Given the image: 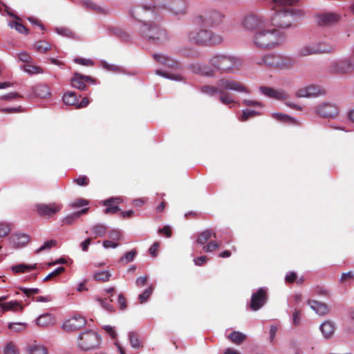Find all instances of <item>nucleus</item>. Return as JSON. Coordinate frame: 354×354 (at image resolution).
<instances>
[{
    "instance_id": "nucleus-1",
    "label": "nucleus",
    "mask_w": 354,
    "mask_h": 354,
    "mask_svg": "<svg viewBox=\"0 0 354 354\" xmlns=\"http://www.w3.org/2000/svg\"><path fill=\"white\" fill-rule=\"evenodd\" d=\"M298 1L299 0H273L276 11L271 18L272 26L286 29L301 19L304 15L303 10L293 7Z\"/></svg>"
},
{
    "instance_id": "nucleus-2",
    "label": "nucleus",
    "mask_w": 354,
    "mask_h": 354,
    "mask_svg": "<svg viewBox=\"0 0 354 354\" xmlns=\"http://www.w3.org/2000/svg\"><path fill=\"white\" fill-rule=\"evenodd\" d=\"M285 40L284 33L276 28H264L255 33L254 45L261 49H272L280 45Z\"/></svg>"
},
{
    "instance_id": "nucleus-3",
    "label": "nucleus",
    "mask_w": 354,
    "mask_h": 354,
    "mask_svg": "<svg viewBox=\"0 0 354 354\" xmlns=\"http://www.w3.org/2000/svg\"><path fill=\"white\" fill-rule=\"evenodd\" d=\"M253 64L264 65L268 68L286 70L292 68L295 64L293 58L283 55L269 53L261 58L256 56L251 57Z\"/></svg>"
},
{
    "instance_id": "nucleus-4",
    "label": "nucleus",
    "mask_w": 354,
    "mask_h": 354,
    "mask_svg": "<svg viewBox=\"0 0 354 354\" xmlns=\"http://www.w3.org/2000/svg\"><path fill=\"white\" fill-rule=\"evenodd\" d=\"M209 64L222 73H233L242 66V62L239 57L225 53L212 55L209 59Z\"/></svg>"
},
{
    "instance_id": "nucleus-5",
    "label": "nucleus",
    "mask_w": 354,
    "mask_h": 354,
    "mask_svg": "<svg viewBox=\"0 0 354 354\" xmlns=\"http://www.w3.org/2000/svg\"><path fill=\"white\" fill-rule=\"evenodd\" d=\"M139 35L147 41L157 44H163L169 40L167 30L153 21L141 24Z\"/></svg>"
},
{
    "instance_id": "nucleus-6",
    "label": "nucleus",
    "mask_w": 354,
    "mask_h": 354,
    "mask_svg": "<svg viewBox=\"0 0 354 354\" xmlns=\"http://www.w3.org/2000/svg\"><path fill=\"white\" fill-rule=\"evenodd\" d=\"M189 42L200 46H214L221 44L223 39L221 35L207 29H195L188 33Z\"/></svg>"
},
{
    "instance_id": "nucleus-7",
    "label": "nucleus",
    "mask_w": 354,
    "mask_h": 354,
    "mask_svg": "<svg viewBox=\"0 0 354 354\" xmlns=\"http://www.w3.org/2000/svg\"><path fill=\"white\" fill-rule=\"evenodd\" d=\"M159 10V7L156 6V0H154L150 5L142 4L133 6L129 10V14L133 19L143 24L157 20L159 17L157 11Z\"/></svg>"
},
{
    "instance_id": "nucleus-8",
    "label": "nucleus",
    "mask_w": 354,
    "mask_h": 354,
    "mask_svg": "<svg viewBox=\"0 0 354 354\" xmlns=\"http://www.w3.org/2000/svg\"><path fill=\"white\" fill-rule=\"evenodd\" d=\"M219 85L221 87V92L218 93L220 94L219 100L225 105L234 102L232 95L225 91L232 90L238 92L249 93L248 89L245 86L236 80L223 78L219 80Z\"/></svg>"
},
{
    "instance_id": "nucleus-9",
    "label": "nucleus",
    "mask_w": 354,
    "mask_h": 354,
    "mask_svg": "<svg viewBox=\"0 0 354 354\" xmlns=\"http://www.w3.org/2000/svg\"><path fill=\"white\" fill-rule=\"evenodd\" d=\"M156 6L160 10H167L174 15H185L187 13L189 2L187 0H156Z\"/></svg>"
},
{
    "instance_id": "nucleus-10",
    "label": "nucleus",
    "mask_w": 354,
    "mask_h": 354,
    "mask_svg": "<svg viewBox=\"0 0 354 354\" xmlns=\"http://www.w3.org/2000/svg\"><path fill=\"white\" fill-rule=\"evenodd\" d=\"M101 337L91 330H86L78 336L77 345L83 351L93 350L100 348Z\"/></svg>"
},
{
    "instance_id": "nucleus-11",
    "label": "nucleus",
    "mask_w": 354,
    "mask_h": 354,
    "mask_svg": "<svg viewBox=\"0 0 354 354\" xmlns=\"http://www.w3.org/2000/svg\"><path fill=\"white\" fill-rule=\"evenodd\" d=\"M225 16L216 10L204 12L195 18V23L200 26L217 27L223 23Z\"/></svg>"
},
{
    "instance_id": "nucleus-12",
    "label": "nucleus",
    "mask_w": 354,
    "mask_h": 354,
    "mask_svg": "<svg viewBox=\"0 0 354 354\" xmlns=\"http://www.w3.org/2000/svg\"><path fill=\"white\" fill-rule=\"evenodd\" d=\"M268 24L266 19H264L261 15L251 13L246 15L243 20V25L245 28L249 30L253 29H262L266 28Z\"/></svg>"
},
{
    "instance_id": "nucleus-13",
    "label": "nucleus",
    "mask_w": 354,
    "mask_h": 354,
    "mask_svg": "<svg viewBox=\"0 0 354 354\" xmlns=\"http://www.w3.org/2000/svg\"><path fill=\"white\" fill-rule=\"evenodd\" d=\"M267 300V290L261 288L252 295L250 308L253 311H257L264 306Z\"/></svg>"
},
{
    "instance_id": "nucleus-14",
    "label": "nucleus",
    "mask_w": 354,
    "mask_h": 354,
    "mask_svg": "<svg viewBox=\"0 0 354 354\" xmlns=\"http://www.w3.org/2000/svg\"><path fill=\"white\" fill-rule=\"evenodd\" d=\"M333 68L339 74L352 73L354 71V53L349 57L333 63Z\"/></svg>"
},
{
    "instance_id": "nucleus-15",
    "label": "nucleus",
    "mask_w": 354,
    "mask_h": 354,
    "mask_svg": "<svg viewBox=\"0 0 354 354\" xmlns=\"http://www.w3.org/2000/svg\"><path fill=\"white\" fill-rule=\"evenodd\" d=\"M86 325V319L81 315H74L63 324V329L66 332L80 330Z\"/></svg>"
},
{
    "instance_id": "nucleus-16",
    "label": "nucleus",
    "mask_w": 354,
    "mask_h": 354,
    "mask_svg": "<svg viewBox=\"0 0 354 354\" xmlns=\"http://www.w3.org/2000/svg\"><path fill=\"white\" fill-rule=\"evenodd\" d=\"M316 113L323 118H333L339 113L338 107L331 103H323L315 108Z\"/></svg>"
},
{
    "instance_id": "nucleus-17",
    "label": "nucleus",
    "mask_w": 354,
    "mask_h": 354,
    "mask_svg": "<svg viewBox=\"0 0 354 354\" xmlns=\"http://www.w3.org/2000/svg\"><path fill=\"white\" fill-rule=\"evenodd\" d=\"M260 91L266 96L280 101H285L290 98L288 93L283 89H274L269 86H261Z\"/></svg>"
},
{
    "instance_id": "nucleus-18",
    "label": "nucleus",
    "mask_w": 354,
    "mask_h": 354,
    "mask_svg": "<svg viewBox=\"0 0 354 354\" xmlns=\"http://www.w3.org/2000/svg\"><path fill=\"white\" fill-rule=\"evenodd\" d=\"M24 72H26L28 75L32 76L38 74H42L44 73L43 68L36 65L33 62L32 57L24 52Z\"/></svg>"
},
{
    "instance_id": "nucleus-19",
    "label": "nucleus",
    "mask_w": 354,
    "mask_h": 354,
    "mask_svg": "<svg viewBox=\"0 0 354 354\" xmlns=\"http://www.w3.org/2000/svg\"><path fill=\"white\" fill-rule=\"evenodd\" d=\"M51 95L49 86L46 84H39L31 88L30 91L27 94L30 100L34 97L46 98Z\"/></svg>"
},
{
    "instance_id": "nucleus-20",
    "label": "nucleus",
    "mask_w": 354,
    "mask_h": 354,
    "mask_svg": "<svg viewBox=\"0 0 354 354\" xmlns=\"http://www.w3.org/2000/svg\"><path fill=\"white\" fill-rule=\"evenodd\" d=\"M88 82L94 83L95 80L91 76L84 75L79 73H75L71 79L72 86L81 91L87 89L86 83Z\"/></svg>"
},
{
    "instance_id": "nucleus-21",
    "label": "nucleus",
    "mask_w": 354,
    "mask_h": 354,
    "mask_svg": "<svg viewBox=\"0 0 354 354\" xmlns=\"http://www.w3.org/2000/svg\"><path fill=\"white\" fill-rule=\"evenodd\" d=\"M35 208L39 216H51L61 209V206L55 203L37 204Z\"/></svg>"
},
{
    "instance_id": "nucleus-22",
    "label": "nucleus",
    "mask_w": 354,
    "mask_h": 354,
    "mask_svg": "<svg viewBox=\"0 0 354 354\" xmlns=\"http://www.w3.org/2000/svg\"><path fill=\"white\" fill-rule=\"evenodd\" d=\"M3 10L6 12L8 15L13 18V20L9 22V26L12 28L17 30L19 32H22V23L21 22V18L12 12L10 8L6 5L0 2V12H1Z\"/></svg>"
},
{
    "instance_id": "nucleus-23",
    "label": "nucleus",
    "mask_w": 354,
    "mask_h": 354,
    "mask_svg": "<svg viewBox=\"0 0 354 354\" xmlns=\"http://www.w3.org/2000/svg\"><path fill=\"white\" fill-rule=\"evenodd\" d=\"M318 24L320 26H329L338 22L339 15L333 12H325L317 15Z\"/></svg>"
},
{
    "instance_id": "nucleus-24",
    "label": "nucleus",
    "mask_w": 354,
    "mask_h": 354,
    "mask_svg": "<svg viewBox=\"0 0 354 354\" xmlns=\"http://www.w3.org/2000/svg\"><path fill=\"white\" fill-rule=\"evenodd\" d=\"M333 48L332 47L328 48H315L313 46H305L299 48L298 53L300 56H308L310 55L317 54L319 53H330L333 51Z\"/></svg>"
},
{
    "instance_id": "nucleus-25",
    "label": "nucleus",
    "mask_w": 354,
    "mask_h": 354,
    "mask_svg": "<svg viewBox=\"0 0 354 354\" xmlns=\"http://www.w3.org/2000/svg\"><path fill=\"white\" fill-rule=\"evenodd\" d=\"M308 304L319 315L324 316L330 313V308L325 303H322L316 300H308Z\"/></svg>"
},
{
    "instance_id": "nucleus-26",
    "label": "nucleus",
    "mask_w": 354,
    "mask_h": 354,
    "mask_svg": "<svg viewBox=\"0 0 354 354\" xmlns=\"http://www.w3.org/2000/svg\"><path fill=\"white\" fill-rule=\"evenodd\" d=\"M188 68L193 73L203 75H212L213 71L208 66L196 62L189 64Z\"/></svg>"
},
{
    "instance_id": "nucleus-27",
    "label": "nucleus",
    "mask_w": 354,
    "mask_h": 354,
    "mask_svg": "<svg viewBox=\"0 0 354 354\" xmlns=\"http://www.w3.org/2000/svg\"><path fill=\"white\" fill-rule=\"evenodd\" d=\"M153 57L158 62L165 65L168 68H177L178 67V63L169 57H166L160 54H153Z\"/></svg>"
},
{
    "instance_id": "nucleus-28",
    "label": "nucleus",
    "mask_w": 354,
    "mask_h": 354,
    "mask_svg": "<svg viewBox=\"0 0 354 354\" xmlns=\"http://www.w3.org/2000/svg\"><path fill=\"white\" fill-rule=\"evenodd\" d=\"M27 354H48L47 348L35 341L33 344H28L26 347Z\"/></svg>"
},
{
    "instance_id": "nucleus-29",
    "label": "nucleus",
    "mask_w": 354,
    "mask_h": 354,
    "mask_svg": "<svg viewBox=\"0 0 354 354\" xmlns=\"http://www.w3.org/2000/svg\"><path fill=\"white\" fill-rule=\"evenodd\" d=\"M55 318L50 313H45L40 315L36 320V324L39 326L47 327L54 324Z\"/></svg>"
},
{
    "instance_id": "nucleus-30",
    "label": "nucleus",
    "mask_w": 354,
    "mask_h": 354,
    "mask_svg": "<svg viewBox=\"0 0 354 354\" xmlns=\"http://www.w3.org/2000/svg\"><path fill=\"white\" fill-rule=\"evenodd\" d=\"M335 325L332 322H324L320 326V330L325 338H330L335 332Z\"/></svg>"
},
{
    "instance_id": "nucleus-31",
    "label": "nucleus",
    "mask_w": 354,
    "mask_h": 354,
    "mask_svg": "<svg viewBox=\"0 0 354 354\" xmlns=\"http://www.w3.org/2000/svg\"><path fill=\"white\" fill-rule=\"evenodd\" d=\"M221 87L219 85V80L218 81L216 86L204 85L201 86V91L202 93L207 94L211 97L214 96L216 94L221 92Z\"/></svg>"
},
{
    "instance_id": "nucleus-32",
    "label": "nucleus",
    "mask_w": 354,
    "mask_h": 354,
    "mask_svg": "<svg viewBox=\"0 0 354 354\" xmlns=\"http://www.w3.org/2000/svg\"><path fill=\"white\" fill-rule=\"evenodd\" d=\"M227 338L232 343L240 345L247 339V336L241 332L234 330L228 335Z\"/></svg>"
},
{
    "instance_id": "nucleus-33",
    "label": "nucleus",
    "mask_w": 354,
    "mask_h": 354,
    "mask_svg": "<svg viewBox=\"0 0 354 354\" xmlns=\"http://www.w3.org/2000/svg\"><path fill=\"white\" fill-rule=\"evenodd\" d=\"M82 4L84 8L92 10L97 13H106V10L102 6H101L100 5H97L90 0H83L82 1Z\"/></svg>"
},
{
    "instance_id": "nucleus-34",
    "label": "nucleus",
    "mask_w": 354,
    "mask_h": 354,
    "mask_svg": "<svg viewBox=\"0 0 354 354\" xmlns=\"http://www.w3.org/2000/svg\"><path fill=\"white\" fill-rule=\"evenodd\" d=\"M62 100L67 105L75 106L77 107L79 101L77 94L75 92H68L63 95Z\"/></svg>"
},
{
    "instance_id": "nucleus-35",
    "label": "nucleus",
    "mask_w": 354,
    "mask_h": 354,
    "mask_svg": "<svg viewBox=\"0 0 354 354\" xmlns=\"http://www.w3.org/2000/svg\"><path fill=\"white\" fill-rule=\"evenodd\" d=\"M0 308L3 312L7 310L16 311L18 309H22V306L20 303L17 301H10L5 303L0 304Z\"/></svg>"
},
{
    "instance_id": "nucleus-36",
    "label": "nucleus",
    "mask_w": 354,
    "mask_h": 354,
    "mask_svg": "<svg viewBox=\"0 0 354 354\" xmlns=\"http://www.w3.org/2000/svg\"><path fill=\"white\" fill-rule=\"evenodd\" d=\"M104 205L108 206L105 209H104V213L106 214H113L120 211L119 207L113 205V198L104 201Z\"/></svg>"
},
{
    "instance_id": "nucleus-37",
    "label": "nucleus",
    "mask_w": 354,
    "mask_h": 354,
    "mask_svg": "<svg viewBox=\"0 0 354 354\" xmlns=\"http://www.w3.org/2000/svg\"><path fill=\"white\" fill-rule=\"evenodd\" d=\"M212 236L214 238L216 237L215 233H212L210 230H206L198 235L196 242L198 244L204 245L211 238Z\"/></svg>"
},
{
    "instance_id": "nucleus-38",
    "label": "nucleus",
    "mask_w": 354,
    "mask_h": 354,
    "mask_svg": "<svg viewBox=\"0 0 354 354\" xmlns=\"http://www.w3.org/2000/svg\"><path fill=\"white\" fill-rule=\"evenodd\" d=\"M35 48L39 53H46L52 48L51 45L45 41H39L36 42Z\"/></svg>"
},
{
    "instance_id": "nucleus-39",
    "label": "nucleus",
    "mask_w": 354,
    "mask_h": 354,
    "mask_svg": "<svg viewBox=\"0 0 354 354\" xmlns=\"http://www.w3.org/2000/svg\"><path fill=\"white\" fill-rule=\"evenodd\" d=\"M88 209H89L88 207H86V208L82 209L80 211H78L77 212H75V213H73V214L66 216L64 218V223H66V224H71L73 221H75V220L77 219L82 215L86 214L88 211Z\"/></svg>"
},
{
    "instance_id": "nucleus-40",
    "label": "nucleus",
    "mask_w": 354,
    "mask_h": 354,
    "mask_svg": "<svg viewBox=\"0 0 354 354\" xmlns=\"http://www.w3.org/2000/svg\"><path fill=\"white\" fill-rule=\"evenodd\" d=\"M129 338L130 344L133 348H140V347H142L139 336L136 332H130L129 333Z\"/></svg>"
},
{
    "instance_id": "nucleus-41",
    "label": "nucleus",
    "mask_w": 354,
    "mask_h": 354,
    "mask_svg": "<svg viewBox=\"0 0 354 354\" xmlns=\"http://www.w3.org/2000/svg\"><path fill=\"white\" fill-rule=\"evenodd\" d=\"M136 254H137V251L135 249L132 250L129 252H127L124 254V255L123 257H122L120 259L119 261L123 264H127L129 262H131L133 261Z\"/></svg>"
},
{
    "instance_id": "nucleus-42",
    "label": "nucleus",
    "mask_w": 354,
    "mask_h": 354,
    "mask_svg": "<svg viewBox=\"0 0 354 354\" xmlns=\"http://www.w3.org/2000/svg\"><path fill=\"white\" fill-rule=\"evenodd\" d=\"M3 354H19V348L13 342H10L6 345Z\"/></svg>"
},
{
    "instance_id": "nucleus-43",
    "label": "nucleus",
    "mask_w": 354,
    "mask_h": 354,
    "mask_svg": "<svg viewBox=\"0 0 354 354\" xmlns=\"http://www.w3.org/2000/svg\"><path fill=\"white\" fill-rule=\"evenodd\" d=\"M260 115L259 112H257V111H254V110L245 109V110H243L242 111V114H241V117L239 118V120L241 122H245V121L248 120L250 118H252V117H254V116H257V115Z\"/></svg>"
},
{
    "instance_id": "nucleus-44",
    "label": "nucleus",
    "mask_w": 354,
    "mask_h": 354,
    "mask_svg": "<svg viewBox=\"0 0 354 354\" xmlns=\"http://www.w3.org/2000/svg\"><path fill=\"white\" fill-rule=\"evenodd\" d=\"M57 244V241L55 239H50L44 243V244L36 250L37 253L44 250H49L51 248L55 247Z\"/></svg>"
},
{
    "instance_id": "nucleus-45",
    "label": "nucleus",
    "mask_w": 354,
    "mask_h": 354,
    "mask_svg": "<svg viewBox=\"0 0 354 354\" xmlns=\"http://www.w3.org/2000/svg\"><path fill=\"white\" fill-rule=\"evenodd\" d=\"M156 73L157 75H161L165 78H168L172 80H182V77L180 75L176 74H171L166 71H162L161 70H156Z\"/></svg>"
},
{
    "instance_id": "nucleus-46",
    "label": "nucleus",
    "mask_w": 354,
    "mask_h": 354,
    "mask_svg": "<svg viewBox=\"0 0 354 354\" xmlns=\"http://www.w3.org/2000/svg\"><path fill=\"white\" fill-rule=\"evenodd\" d=\"M111 274L109 271H102V272H96L94 274V279L96 281H107L109 280Z\"/></svg>"
},
{
    "instance_id": "nucleus-47",
    "label": "nucleus",
    "mask_w": 354,
    "mask_h": 354,
    "mask_svg": "<svg viewBox=\"0 0 354 354\" xmlns=\"http://www.w3.org/2000/svg\"><path fill=\"white\" fill-rule=\"evenodd\" d=\"M93 234L97 236H103L106 232V227L102 224H97L93 227Z\"/></svg>"
},
{
    "instance_id": "nucleus-48",
    "label": "nucleus",
    "mask_w": 354,
    "mask_h": 354,
    "mask_svg": "<svg viewBox=\"0 0 354 354\" xmlns=\"http://www.w3.org/2000/svg\"><path fill=\"white\" fill-rule=\"evenodd\" d=\"M153 292L152 286L148 287L143 292L139 295L138 299L141 304L146 302Z\"/></svg>"
},
{
    "instance_id": "nucleus-49",
    "label": "nucleus",
    "mask_w": 354,
    "mask_h": 354,
    "mask_svg": "<svg viewBox=\"0 0 354 354\" xmlns=\"http://www.w3.org/2000/svg\"><path fill=\"white\" fill-rule=\"evenodd\" d=\"M272 117L280 122H289L292 120L290 115L283 113H274Z\"/></svg>"
},
{
    "instance_id": "nucleus-50",
    "label": "nucleus",
    "mask_w": 354,
    "mask_h": 354,
    "mask_svg": "<svg viewBox=\"0 0 354 354\" xmlns=\"http://www.w3.org/2000/svg\"><path fill=\"white\" fill-rule=\"evenodd\" d=\"M309 97H315L320 93V88L315 85L306 86Z\"/></svg>"
},
{
    "instance_id": "nucleus-51",
    "label": "nucleus",
    "mask_w": 354,
    "mask_h": 354,
    "mask_svg": "<svg viewBox=\"0 0 354 354\" xmlns=\"http://www.w3.org/2000/svg\"><path fill=\"white\" fill-rule=\"evenodd\" d=\"M219 248V244L216 241H210L206 245H204L203 248V250L205 252H210L214 250H216Z\"/></svg>"
},
{
    "instance_id": "nucleus-52",
    "label": "nucleus",
    "mask_w": 354,
    "mask_h": 354,
    "mask_svg": "<svg viewBox=\"0 0 354 354\" xmlns=\"http://www.w3.org/2000/svg\"><path fill=\"white\" fill-rule=\"evenodd\" d=\"M97 301L100 303L101 306L107 311L111 313L115 311L113 306L110 304V302L112 301L111 299L109 301L107 299H98Z\"/></svg>"
},
{
    "instance_id": "nucleus-53",
    "label": "nucleus",
    "mask_w": 354,
    "mask_h": 354,
    "mask_svg": "<svg viewBox=\"0 0 354 354\" xmlns=\"http://www.w3.org/2000/svg\"><path fill=\"white\" fill-rule=\"evenodd\" d=\"M73 182L79 186H87L89 184V179L86 176H80L74 178Z\"/></svg>"
},
{
    "instance_id": "nucleus-54",
    "label": "nucleus",
    "mask_w": 354,
    "mask_h": 354,
    "mask_svg": "<svg viewBox=\"0 0 354 354\" xmlns=\"http://www.w3.org/2000/svg\"><path fill=\"white\" fill-rule=\"evenodd\" d=\"M65 270V268L64 267H59L57 269H55L53 272L49 273L44 279V281H47L48 279H50L61 273H62Z\"/></svg>"
},
{
    "instance_id": "nucleus-55",
    "label": "nucleus",
    "mask_w": 354,
    "mask_h": 354,
    "mask_svg": "<svg viewBox=\"0 0 354 354\" xmlns=\"http://www.w3.org/2000/svg\"><path fill=\"white\" fill-rule=\"evenodd\" d=\"M21 97L20 95L16 92L14 93H10L6 95H3L1 97V100H7V101H11L12 100L15 99H19Z\"/></svg>"
},
{
    "instance_id": "nucleus-56",
    "label": "nucleus",
    "mask_w": 354,
    "mask_h": 354,
    "mask_svg": "<svg viewBox=\"0 0 354 354\" xmlns=\"http://www.w3.org/2000/svg\"><path fill=\"white\" fill-rule=\"evenodd\" d=\"M74 62L76 64L88 66H93L94 64V62L91 59L75 58Z\"/></svg>"
},
{
    "instance_id": "nucleus-57",
    "label": "nucleus",
    "mask_w": 354,
    "mask_h": 354,
    "mask_svg": "<svg viewBox=\"0 0 354 354\" xmlns=\"http://www.w3.org/2000/svg\"><path fill=\"white\" fill-rule=\"evenodd\" d=\"M109 236L110 239L113 240L119 241L122 239V235L120 231L116 230H112L109 232Z\"/></svg>"
},
{
    "instance_id": "nucleus-58",
    "label": "nucleus",
    "mask_w": 354,
    "mask_h": 354,
    "mask_svg": "<svg viewBox=\"0 0 354 354\" xmlns=\"http://www.w3.org/2000/svg\"><path fill=\"white\" fill-rule=\"evenodd\" d=\"M88 203V201L83 198H79L73 202L70 205L72 207H80L84 205H87Z\"/></svg>"
},
{
    "instance_id": "nucleus-59",
    "label": "nucleus",
    "mask_w": 354,
    "mask_h": 354,
    "mask_svg": "<svg viewBox=\"0 0 354 354\" xmlns=\"http://www.w3.org/2000/svg\"><path fill=\"white\" fill-rule=\"evenodd\" d=\"M297 279V273L295 272H289L287 273L285 277V281L286 283H292L295 282Z\"/></svg>"
},
{
    "instance_id": "nucleus-60",
    "label": "nucleus",
    "mask_w": 354,
    "mask_h": 354,
    "mask_svg": "<svg viewBox=\"0 0 354 354\" xmlns=\"http://www.w3.org/2000/svg\"><path fill=\"white\" fill-rule=\"evenodd\" d=\"M8 328L12 331L19 333L22 330V324L21 322L10 323Z\"/></svg>"
},
{
    "instance_id": "nucleus-61",
    "label": "nucleus",
    "mask_w": 354,
    "mask_h": 354,
    "mask_svg": "<svg viewBox=\"0 0 354 354\" xmlns=\"http://www.w3.org/2000/svg\"><path fill=\"white\" fill-rule=\"evenodd\" d=\"M103 329L110 335L112 339H115L117 336V333L115 330V327H112L109 325L104 326Z\"/></svg>"
},
{
    "instance_id": "nucleus-62",
    "label": "nucleus",
    "mask_w": 354,
    "mask_h": 354,
    "mask_svg": "<svg viewBox=\"0 0 354 354\" xmlns=\"http://www.w3.org/2000/svg\"><path fill=\"white\" fill-rule=\"evenodd\" d=\"M158 233L164 234L166 237L169 238L171 236L172 231L169 226L165 225L162 228L158 230Z\"/></svg>"
},
{
    "instance_id": "nucleus-63",
    "label": "nucleus",
    "mask_w": 354,
    "mask_h": 354,
    "mask_svg": "<svg viewBox=\"0 0 354 354\" xmlns=\"http://www.w3.org/2000/svg\"><path fill=\"white\" fill-rule=\"evenodd\" d=\"M10 228L4 223H0V238L4 237L9 234Z\"/></svg>"
},
{
    "instance_id": "nucleus-64",
    "label": "nucleus",
    "mask_w": 354,
    "mask_h": 354,
    "mask_svg": "<svg viewBox=\"0 0 354 354\" xmlns=\"http://www.w3.org/2000/svg\"><path fill=\"white\" fill-rule=\"evenodd\" d=\"M207 260H208V258L206 256L203 255V256L195 258L194 259V262L196 266H201L204 265L207 261Z\"/></svg>"
}]
</instances>
